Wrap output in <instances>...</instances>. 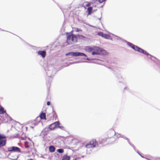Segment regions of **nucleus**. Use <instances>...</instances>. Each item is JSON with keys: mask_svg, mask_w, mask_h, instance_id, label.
<instances>
[{"mask_svg": "<svg viewBox=\"0 0 160 160\" xmlns=\"http://www.w3.org/2000/svg\"><path fill=\"white\" fill-rule=\"evenodd\" d=\"M77 36L78 37V38H79L80 39H82V38H86L84 36L82 35H80L79 34H77Z\"/></svg>", "mask_w": 160, "mask_h": 160, "instance_id": "nucleus-23", "label": "nucleus"}, {"mask_svg": "<svg viewBox=\"0 0 160 160\" xmlns=\"http://www.w3.org/2000/svg\"><path fill=\"white\" fill-rule=\"evenodd\" d=\"M66 56L71 55L72 56H74L75 57L77 56H84L85 57H87V56L85 53L78 52H70L66 54Z\"/></svg>", "mask_w": 160, "mask_h": 160, "instance_id": "nucleus-4", "label": "nucleus"}, {"mask_svg": "<svg viewBox=\"0 0 160 160\" xmlns=\"http://www.w3.org/2000/svg\"><path fill=\"white\" fill-rule=\"evenodd\" d=\"M126 88L125 87L124 88V89H125Z\"/></svg>", "mask_w": 160, "mask_h": 160, "instance_id": "nucleus-39", "label": "nucleus"}, {"mask_svg": "<svg viewBox=\"0 0 160 160\" xmlns=\"http://www.w3.org/2000/svg\"><path fill=\"white\" fill-rule=\"evenodd\" d=\"M115 36L117 37L118 38H117V39H121L120 37H118V36Z\"/></svg>", "mask_w": 160, "mask_h": 160, "instance_id": "nucleus-34", "label": "nucleus"}, {"mask_svg": "<svg viewBox=\"0 0 160 160\" xmlns=\"http://www.w3.org/2000/svg\"><path fill=\"white\" fill-rule=\"evenodd\" d=\"M8 150L9 152H21L20 149L18 147L12 146L8 147Z\"/></svg>", "mask_w": 160, "mask_h": 160, "instance_id": "nucleus-8", "label": "nucleus"}, {"mask_svg": "<svg viewBox=\"0 0 160 160\" xmlns=\"http://www.w3.org/2000/svg\"><path fill=\"white\" fill-rule=\"evenodd\" d=\"M7 137L5 135L0 134V147L4 146L6 143Z\"/></svg>", "mask_w": 160, "mask_h": 160, "instance_id": "nucleus-5", "label": "nucleus"}, {"mask_svg": "<svg viewBox=\"0 0 160 160\" xmlns=\"http://www.w3.org/2000/svg\"><path fill=\"white\" fill-rule=\"evenodd\" d=\"M90 5H91V3L88 2L87 4H86L85 5L86 7H88L90 6Z\"/></svg>", "mask_w": 160, "mask_h": 160, "instance_id": "nucleus-29", "label": "nucleus"}, {"mask_svg": "<svg viewBox=\"0 0 160 160\" xmlns=\"http://www.w3.org/2000/svg\"><path fill=\"white\" fill-rule=\"evenodd\" d=\"M11 154H12L11 153L9 155V156L10 157H11V159H12V160H16L18 158V156H17L16 155L14 156H11Z\"/></svg>", "mask_w": 160, "mask_h": 160, "instance_id": "nucleus-19", "label": "nucleus"}, {"mask_svg": "<svg viewBox=\"0 0 160 160\" xmlns=\"http://www.w3.org/2000/svg\"><path fill=\"white\" fill-rule=\"evenodd\" d=\"M76 31L78 32H81L82 31V30H81L80 29H79V28H77V29H76Z\"/></svg>", "mask_w": 160, "mask_h": 160, "instance_id": "nucleus-30", "label": "nucleus"}, {"mask_svg": "<svg viewBox=\"0 0 160 160\" xmlns=\"http://www.w3.org/2000/svg\"><path fill=\"white\" fill-rule=\"evenodd\" d=\"M87 10L88 11V15H90L91 14L92 11V7H89L87 9Z\"/></svg>", "mask_w": 160, "mask_h": 160, "instance_id": "nucleus-16", "label": "nucleus"}, {"mask_svg": "<svg viewBox=\"0 0 160 160\" xmlns=\"http://www.w3.org/2000/svg\"><path fill=\"white\" fill-rule=\"evenodd\" d=\"M86 60H91V59L88 58H87L86 59Z\"/></svg>", "mask_w": 160, "mask_h": 160, "instance_id": "nucleus-33", "label": "nucleus"}, {"mask_svg": "<svg viewBox=\"0 0 160 160\" xmlns=\"http://www.w3.org/2000/svg\"><path fill=\"white\" fill-rule=\"evenodd\" d=\"M45 71L47 76L48 77L49 79L52 78V76L56 72V70L53 69V67L52 66H48L45 68Z\"/></svg>", "mask_w": 160, "mask_h": 160, "instance_id": "nucleus-3", "label": "nucleus"}, {"mask_svg": "<svg viewBox=\"0 0 160 160\" xmlns=\"http://www.w3.org/2000/svg\"><path fill=\"white\" fill-rule=\"evenodd\" d=\"M58 128H60V129H61L62 130H65L64 127H63V126H58Z\"/></svg>", "mask_w": 160, "mask_h": 160, "instance_id": "nucleus-28", "label": "nucleus"}, {"mask_svg": "<svg viewBox=\"0 0 160 160\" xmlns=\"http://www.w3.org/2000/svg\"><path fill=\"white\" fill-rule=\"evenodd\" d=\"M83 62H87V61H83Z\"/></svg>", "mask_w": 160, "mask_h": 160, "instance_id": "nucleus-38", "label": "nucleus"}, {"mask_svg": "<svg viewBox=\"0 0 160 160\" xmlns=\"http://www.w3.org/2000/svg\"><path fill=\"white\" fill-rule=\"evenodd\" d=\"M70 156L66 155L63 157L62 160H70Z\"/></svg>", "mask_w": 160, "mask_h": 160, "instance_id": "nucleus-20", "label": "nucleus"}, {"mask_svg": "<svg viewBox=\"0 0 160 160\" xmlns=\"http://www.w3.org/2000/svg\"><path fill=\"white\" fill-rule=\"evenodd\" d=\"M98 35L100 36H101L103 37L104 33L102 32H98Z\"/></svg>", "mask_w": 160, "mask_h": 160, "instance_id": "nucleus-26", "label": "nucleus"}, {"mask_svg": "<svg viewBox=\"0 0 160 160\" xmlns=\"http://www.w3.org/2000/svg\"><path fill=\"white\" fill-rule=\"evenodd\" d=\"M6 112V111H5L4 108L0 106V114H3Z\"/></svg>", "mask_w": 160, "mask_h": 160, "instance_id": "nucleus-17", "label": "nucleus"}, {"mask_svg": "<svg viewBox=\"0 0 160 160\" xmlns=\"http://www.w3.org/2000/svg\"><path fill=\"white\" fill-rule=\"evenodd\" d=\"M97 48H98L97 46H87L85 47L84 49L86 51L88 52H90L93 51V50H96Z\"/></svg>", "mask_w": 160, "mask_h": 160, "instance_id": "nucleus-7", "label": "nucleus"}, {"mask_svg": "<svg viewBox=\"0 0 160 160\" xmlns=\"http://www.w3.org/2000/svg\"><path fill=\"white\" fill-rule=\"evenodd\" d=\"M38 124V123L37 122H34L33 123L32 125V126H30V127L32 128H33L35 126L37 125Z\"/></svg>", "mask_w": 160, "mask_h": 160, "instance_id": "nucleus-24", "label": "nucleus"}, {"mask_svg": "<svg viewBox=\"0 0 160 160\" xmlns=\"http://www.w3.org/2000/svg\"><path fill=\"white\" fill-rule=\"evenodd\" d=\"M110 36L107 34H104L103 37L107 39H109L110 38Z\"/></svg>", "mask_w": 160, "mask_h": 160, "instance_id": "nucleus-22", "label": "nucleus"}, {"mask_svg": "<svg viewBox=\"0 0 160 160\" xmlns=\"http://www.w3.org/2000/svg\"><path fill=\"white\" fill-rule=\"evenodd\" d=\"M98 48L96 50H93L92 52V55H100L104 53L105 51L102 49L98 47Z\"/></svg>", "mask_w": 160, "mask_h": 160, "instance_id": "nucleus-6", "label": "nucleus"}, {"mask_svg": "<svg viewBox=\"0 0 160 160\" xmlns=\"http://www.w3.org/2000/svg\"><path fill=\"white\" fill-rule=\"evenodd\" d=\"M50 102H49V101H48L47 102V105H48V106H49L50 105Z\"/></svg>", "mask_w": 160, "mask_h": 160, "instance_id": "nucleus-31", "label": "nucleus"}, {"mask_svg": "<svg viewBox=\"0 0 160 160\" xmlns=\"http://www.w3.org/2000/svg\"><path fill=\"white\" fill-rule=\"evenodd\" d=\"M152 57H153V58H154V57L152 56Z\"/></svg>", "mask_w": 160, "mask_h": 160, "instance_id": "nucleus-41", "label": "nucleus"}, {"mask_svg": "<svg viewBox=\"0 0 160 160\" xmlns=\"http://www.w3.org/2000/svg\"><path fill=\"white\" fill-rule=\"evenodd\" d=\"M140 156L142 157V158H144V157H143V156H142L141 155H140Z\"/></svg>", "mask_w": 160, "mask_h": 160, "instance_id": "nucleus-36", "label": "nucleus"}, {"mask_svg": "<svg viewBox=\"0 0 160 160\" xmlns=\"http://www.w3.org/2000/svg\"><path fill=\"white\" fill-rule=\"evenodd\" d=\"M38 55H41L43 58H44L46 55V52L45 51H39L38 52Z\"/></svg>", "mask_w": 160, "mask_h": 160, "instance_id": "nucleus-11", "label": "nucleus"}, {"mask_svg": "<svg viewBox=\"0 0 160 160\" xmlns=\"http://www.w3.org/2000/svg\"><path fill=\"white\" fill-rule=\"evenodd\" d=\"M67 42L68 44H73L77 41V36L71 33L67 34Z\"/></svg>", "mask_w": 160, "mask_h": 160, "instance_id": "nucleus-2", "label": "nucleus"}, {"mask_svg": "<svg viewBox=\"0 0 160 160\" xmlns=\"http://www.w3.org/2000/svg\"><path fill=\"white\" fill-rule=\"evenodd\" d=\"M55 148L52 145L50 146L49 147V151L51 152H53L55 151Z\"/></svg>", "mask_w": 160, "mask_h": 160, "instance_id": "nucleus-15", "label": "nucleus"}, {"mask_svg": "<svg viewBox=\"0 0 160 160\" xmlns=\"http://www.w3.org/2000/svg\"><path fill=\"white\" fill-rule=\"evenodd\" d=\"M121 137L122 138H123L126 140H127L128 142V143H129V144L130 145H131L132 147H133L134 149V150H135V147L134 146V145L132 144V143H131L129 141V139L128 138H127V137H125L123 135H122V136H121Z\"/></svg>", "mask_w": 160, "mask_h": 160, "instance_id": "nucleus-12", "label": "nucleus"}, {"mask_svg": "<svg viewBox=\"0 0 160 160\" xmlns=\"http://www.w3.org/2000/svg\"><path fill=\"white\" fill-rule=\"evenodd\" d=\"M111 132L113 133V134H116L117 138L121 137L122 135L120 133H116L115 132L112 130H111Z\"/></svg>", "mask_w": 160, "mask_h": 160, "instance_id": "nucleus-14", "label": "nucleus"}, {"mask_svg": "<svg viewBox=\"0 0 160 160\" xmlns=\"http://www.w3.org/2000/svg\"><path fill=\"white\" fill-rule=\"evenodd\" d=\"M135 51H138L144 54H147V52L146 51L144 50L143 49L140 48L137 46L136 48V49Z\"/></svg>", "mask_w": 160, "mask_h": 160, "instance_id": "nucleus-10", "label": "nucleus"}, {"mask_svg": "<svg viewBox=\"0 0 160 160\" xmlns=\"http://www.w3.org/2000/svg\"><path fill=\"white\" fill-rule=\"evenodd\" d=\"M123 41H124L125 42H126L127 45L128 46H130V47H131L132 49H133L134 50H135V49H136V48L137 46H136V45H134L131 42H128L126 40H123Z\"/></svg>", "mask_w": 160, "mask_h": 160, "instance_id": "nucleus-9", "label": "nucleus"}, {"mask_svg": "<svg viewBox=\"0 0 160 160\" xmlns=\"http://www.w3.org/2000/svg\"><path fill=\"white\" fill-rule=\"evenodd\" d=\"M40 117L41 119H46V114L43 112H41L40 115Z\"/></svg>", "mask_w": 160, "mask_h": 160, "instance_id": "nucleus-13", "label": "nucleus"}, {"mask_svg": "<svg viewBox=\"0 0 160 160\" xmlns=\"http://www.w3.org/2000/svg\"><path fill=\"white\" fill-rule=\"evenodd\" d=\"M56 128L54 124H52L49 125V128L51 130H53Z\"/></svg>", "mask_w": 160, "mask_h": 160, "instance_id": "nucleus-18", "label": "nucleus"}, {"mask_svg": "<svg viewBox=\"0 0 160 160\" xmlns=\"http://www.w3.org/2000/svg\"><path fill=\"white\" fill-rule=\"evenodd\" d=\"M28 160H33V159H30Z\"/></svg>", "mask_w": 160, "mask_h": 160, "instance_id": "nucleus-37", "label": "nucleus"}, {"mask_svg": "<svg viewBox=\"0 0 160 160\" xmlns=\"http://www.w3.org/2000/svg\"><path fill=\"white\" fill-rule=\"evenodd\" d=\"M29 146L28 145H26L25 144V147L26 148H28L29 147Z\"/></svg>", "mask_w": 160, "mask_h": 160, "instance_id": "nucleus-32", "label": "nucleus"}, {"mask_svg": "<svg viewBox=\"0 0 160 160\" xmlns=\"http://www.w3.org/2000/svg\"><path fill=\"white\" fill-rule=\"evenodd\" d=\"M137 153L140 155L141 154H140L139 152L138 151H137Z\"/></svg>", "mask_w": 160, "mask_h": 160, "instance_id": "nucleus-35", "label": "nucleus"}, {"mask_svg": "<svg viewBox=\"0 0 160 160\" xmlns=\"http://www.w3.org/2000/svg\"><path fill=\"white\" fill-rule=\"evenodd\" d=\"M145 54L147 55L148 58H151L152 57V56L150 54H149L147 52V54Z\"/></svg>", "mask_w": 160, "mask_h": 160, "instance_id": "nucleus-27", "label": "nucleus"}, {"mask_svg": "<svg viewBox=\"0 0 160 160\" xmlns=\"http://www.w3.org/2000/svg\"><path fill=\"white\" fill-rule=\"evenodd\" d=\"M57 151L60 153H62L63 152L64 150L62 149H58L57 150Z\"/></svg>", "mask_w": 160, "mask_h": 160, "instance_id": "nucleus-25", "label": "nucleus"}, {"mask_svg": "<svg viewBox=\"0 0 160 160\" xmlns=\"http://www.w3.org/2000/svg\"><path fill=\"white\" fill-rule=\"evenodd\" d=\"M98 145V142L95 140H92L87 144L85 148L86 149L87 153L89 154H90L92 150Z\"/></svg>", "mask_w": 160, "mask_h": 160, "instance_id": "nucleus-1", "label": "nucleus"}, {"mask_svg": "<svg viewBox=\"0 0 160 160\" xmlns=\"http://www.w3.org/2000/svg\"><path fill=\"white\" fill-rule=\"evenodd\" d=\"M52 124H54L56 128H58V126H59L60 124V123L59 122L57 121L56 122L53 123H52Z\"/></svg>", "mask_w": 160, "mask_h": 160, "instance_id": "nucleus-21", "label": "nucleus"}, {"mask_svg": "<svg viewBox=\"0 0 160 160\" xmlns=\"http://www.w3.org/2000/svg\"><path fill=\"white\" fill-rule=\"evenodd\" d=\"M152 57H153V58H154V57L152 56Z\"/></svg>", "mask_w": 160, "mask_h": 160, "instance_id": "nucleus-40", "label": "nucleus"}]
</instances>
